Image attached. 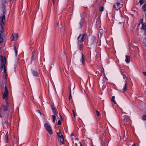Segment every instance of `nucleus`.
<instances>
[{"instance_id": "nucleus-1", "label": "nucleus", "mask_w": 146, "mask_h": 146, "mask_svg": "<svg viewBox=\"0 0 146 146\" xmlns=\"http://www.w3.org/2000/svg\"><path fill=\"white\" fill-rule=\"evenodd\" d=\"M0 68L2 70L3 69H4V72L5 74L7 73V70L6 69L7 64L6 63V58H4L2 55L0 56Z\"/></svg>"}, {"instance_id": "nucleus-2", "label": "nucleus", "mask_w": 146, "mask_h": 146, "mask_svg": "<svg viewBox=\"0 0 146 146\" xmlns=\"http://www.w3.org/2000/svg\"><path fill=\"white\" fill-rule=\"evenodd\" d=\"M124 80L122 81L121 83L122 87H123L122 90L123 93L126 91L127 89V78L126 76H123Z\"/></svg>"}, {"instance_id": "nucleus-3", "label": "nucleus", "mask_w": 146, "mask_h": 146, "mask_svg": "<svg viewBox=\"0 0 146 146\" xmlns=\"http://www.w3.org/2000/svg\"><path fill=\"white\" fill-rule=\"evenodd\" d=\"M87 37L86 33H84L82 35L80 34L78 37L77 40L79 42H83Z\"/></svg>"}, {"instance_id": "nucleus-4", "label": "nucleus", "mask_w": 146, "mask_h": 146, "mask_svg": "<svg viewBox=\"0 0 146 146\" xmlns=\"http://www.w3.org/2000/svg\"><path fill=\"white\" fill-rule=\"evenodd\" d=\"M4 88H5V91L3 93V98L5 100L6 103L7 104H8L7 99L8 92L7 88L5 86Z\"/></svg>"}, {"instance_id": "nucleus-5", "label": "nucleus", "mask_w": 146, "mask_h": 146, "mask_svg": "<svg viewBox=\"0 0 146 146\" xmlns=\"http://www.w3.org/2000/svg\"><path fill=\"white\" fill-rule=\"evenodd\" d=\"M44 127L46 131L48 132L50 135L52 133V132L50 125L48 123H45L44 124Z\"/></svg>"}, {"instance_id": "nucleus-6", "label": "nucleus", "mask_w": 146, "mask_h": 146, "mask_svg": "<svg viewBox=\"0 0 146 146\" xmlns=\"http://www.w3.org/2000/svg\"><path fill=\"white\" fill-rule=\"evenodd\" d=\"M122 7V5L119 2L114 4L113 6V8L115 10L118 11Z\"/></svg>"}, {"instance_id": "nucleus-7", "label": "nucleus", "mask_w": 146, "mask_h": 146, "mask_svg": "<svg viewBox=\"0 0 146 146\" xmlns=\"http://www.w3.org/2000/svg\"><path fill=\"white\" fill-rule=\"evenodd\" d=\"M141 23L142 25V29L145 32H146V23H143V19H142L141 21Z\"/></svg>"}, {"instance_id": "nucleus-8", "label": "nucleus", "mask_w": 146, "mask_h": 146, "mask_svg": "<svg viewBox=\"0 0 146 146\" xmlns=\"http://www.w3.org/2000/svg\"><path fill=\"white\" fill-rule=\"evenodd\" d=\"M18 37V36L17 34H13L12 35L11 38V40L13 41L17 40V39Z\"/></svg>"}, {"instance_id": "nucleus-9", "label": "nucleus", "mask_w": 146, "mask_h": 146, "mask_svg": "<svg viewBox=\"0 0 146 146\" xmlns=\"http://www.w3.org/2000/svg\"><path fill=\"white\" fill-rule=\"evenodd\" d=\"M0 1L1 3V6L3 8L5 9V5L7 3V0H0Z\"/></svg>"}, {"instance_id": "nucleus-10", "label": "nucleus", "mask_w": 146, "mask_h": 146, "mask_svg": "<svg viewBox=\"0 0 146 146\" xmlns=\"http://www.w3.org/2000/svg\"><path fill=\"white\" fill-rule=\"evenodd\" d=\"M75 139V146H77V144H78L79 146H82V143L79 141V140L76 138H74Z\"/></svg>"}, {"instance_id": "nucleus-11", "label": "nucleus", "mask_w": 146, "mask_h": 146, "mask_svg": "<svg viewBox=\"0 0 146 146\" xmlns=\"http://www.w3.org/2000/svg\"><path fill=\"white\" fill-rule=\"evenodd\" d=\"M51 108L52 111L54 115H57V113L55 110V105L54 104L52 103L51 105Z\"/></svg>"}, {"instance_id": "nucleus-12", "label": "nucleus", "mask_w": 146, "mask_h": 146, "mask_svg": "<svg viewBox=\"0 0 146 146\" xmlns=\"http://www.w3.org/2000/svg\"><path fill=\"white\" fill-rule=\"evenodd\" d=\"M90 42L92 44H93L95 43L96 44L97 41L95 37H93L90 40Z\"/></svg>"}, {"instance_id": "nucleus-13", "label": "nucleus", "mask_w": 146, "mask_h": 146, "mask_svg": "<svg viewBox=\"0 0 146 146\" xmlns=\"http://www.w3.org/2000/svg\"><path fill=\"white\" fill-rule=\"evenodd\" d=\"M81 54L82 55V58L81 61L82 62V64L84 65L85 62L84 56L82 53H81Z\"/></svg>"}, {"instance_id": "nucleus-14", "label": "nucleus", "mask_w": 146, "mask_h": 146, "mask_svg": "<svg viewBox=\"0 0 146 146\" xmlns=\"http://www.w3.org/2000/svg\"><path fill=\"white\" fill-rule=\"evenodd\" d=\"M130 118L129 116H126L124 119V121L125 123H127V122L129 121L130 120Z\"/></svg>"}, {"instance_id": "nucleus-15", "label": "nucleus", "mask_w": 146, "mask_h": 146, "mask_svg": "<svg viewBox=\"0 0 146 146\" xmlns=\"http://www.w3.org/2000/svg\"><path fill=\"white\" fill-rule=\"evenodd\" d=\"M126 58L125 61L127 63H129L130 62V57L128 56H126Z\"/></svg>"}, {"instance_id": "nucleus-16", "label": "nucleus", "mask_w": 146, "mask_h": 146, "mask_svg": "<svg viewBox=\"0 0 146 146\" xmlns=\"http://www.w3.org/2000/svg\"><path fill=\"white\" fill-rule=\"evenodd\" d=\"M59 141L61 142L62 144H64V141L63 137H62L58 138Z\"/></svg>"}, {"instance_id": "nucleus-17", "label": "nucleus", "mask_w": 146, "mask_h": 146, "mask_svg": "<svg viewBox=\"0 0 146 146\" xmlns=\"http://www.w3.org/2000/svg\"><path fill=\"white\" fill-rule=\"evenodd\" d=\"M32 73L33 75L35 76H38V74L36 71L32 70Z\"/></svg>"}, {"instance_id": "nucleus-18", "label": "nucleus", "mask_w": 146, "mask_h": 146, "mask_svg": "<svg viewBox=\"0 0 146 146\" xmlns=\"http://www.w3.org/2000/svg\"><path fill=\"white\" fill-rule=\"evenodd\" d=\"M5 16L4 15H3V16L0 17V19L1 20L2 23L4 24V21H5Z\"/></svg>"}, {"instance_id": "nucleus-19", "label": "nucleus", "mask_w": 146, "mask_h": 146, "mask_svg": "<svg viewBox=\"0 0 146 146\" xmlns=\"http://www.w3.org/2000/svg\"><path fill=\"white\" fill-rule=\"evenodd\" d=\"M36 55L37 56V54L36 52H33V55L31 58V60H34L35 59V55Z\"/></svg>"}, {"instance_id": "nucleus-20", "label": "nucleus", "mask_w": 146, "mask_h": 146, "mask_svg": "<svg viewBox=\"0 0 146 146\" xmlns=\"http://www.w3.org/2000/svg\"><path fill=\"white\" fill-rule=\"evenodd\" d=\"M57 135L58 136V137L59 138H60L61 137H63V135L61 134V131L60 129L59 130V132L57 133Z\"/></svg>"}, {"instance_id": "nucleus-21", "label": "nucleus", "mask_w": 146, "mask_h": 146, "mask_svg": "<svg viewBox=\"0 0 146 146\" xmlns=\"http://www.w3.org/2000/svg\"><path fill=\"white\" fill-rule=\"evenodd\" d=\"M54 115H54H52L51 116L52 118V121L54 123L55 122V121L56 118L55 115Z\"/></svg>"}, {"instance_id": "nucleus-22", "label": "nucleus", "mask_w": 146, "mask_h": 146, "mask_svg": "<svg viewBox=\"0 0 146 146\" xmlns=\"http://www.w3.org/2000/svg\"><path fill=\"white\" fill-rule=\"evenodd\" d=\"M83 22L82 21H80V22L79 24V25L78 26V28L79 29H80L82 28V26H83L82 25L83 24Z\"/></svg>"}, {"instance_id": "nucleus-23", "label": "nucleus", "mask_w": 146, "mask_h": 146, "mask_svg": "<svg viewBox=\"0 0 146 146\" xmlns=\"http://www.w3.org/2000/svg\"><path fill=\"white\" fill-rule=\"evenodd\" d=\"M1 107H3V111H6L7 110L8 106L5 105H1Z\"/></svg>"}, {"instance_id": "nucleus-24", "label": "nucleus", "mask_w": 146, "mask_h": 146, "mask_svg": "<svg viewBox=\"0 0 146 146\" xmlns=\"http://www.w3.org/2000/svg\"><path fill=\"white\" fill-rule=\"evenodd\" d=\"M142 9L144 11H146V4H144L142 6Z\"/></svg>"}, {"instance_id": "nucleus-25", "label": "nucleus", "mask_w": 146, "mask_h": 146, "mask_svg": "<svg viewBox=\"0 0 146 146\" xmlns=\"http://www.w3.org/2000/svg\"><path fill=\"white\" fill-rule=\"evenodd\" d=\"M3 27L2 25H0V32L3 33Z\"/></svg>"}, {"instance_id": "nucleus-26", "label": "nucleus", "mask_w": 146, "mask_h": 146, "mask_svg": "<svg viewBox=\"0 0 146 146\" xmlns=\"http://www.w3.org/2000/svg\"><path fill=\"white\" fill-rule=\"evenodd\" d=\"M144 2V0H140L139 1V3L140 5H142Z\"/></svg>"}, {"instance_id": "nucleus-27", "label": "nucleus", "mask_w": 146, "mask_h": 146, "mask_svg": "<svg viewBox=\"0 0 146 146\" xmlns=\"http://www.w3.org/2000/svg\"><path fill=\"white\" fill-rule=\"evenodd\" d=\"M115 98V97L114 96H113L111 98V101L113 102L115 104H116V102L114 100Z\"/></svg>"}, {"instance_id": "nucleus-28", "label": "nucleus", "mask_w": 146, "mask_h": 146, "mask_svg": "<svg viewBox=\"0 0 146 146\" xmlns=\"http://www.w3.org/2000/svg\"><path fill=\"white\" fill-rule=\"evenodd\" d=\"M5 142L6 143L7 142H8V136L7 135H5Z\"/></svg>"}, {"instance_id": "nucleus-29", "label": "nucleus", "mask_w": 146, "mask_h": 146, "mask_svg": "<svg viewBox=\"0 0 146 146\" xmlns=\"http://www.w3.org/2000/svg\"><path fill=\"white\" fill-rule=\"evenodd\" d=\"M3 113V111H2V110L1 109V107H0V117H2L1 114H2Z\"/></svg>"}, {"instance_id": "nucleus-30", "label": "nucleus", "mask_w": 146, "mask_h": 146, "mask_svg": "<svg viewBox=\"0 0 146 146\" xmlns=\"http://www.w3.org/2000/svg\"><path fill=\"white\" fill-rule=\"evenodd\" d=\"M14 49L15 51V55L16 56H17V51L16 50V47L15 46H14Z\"/></svg>"}, {"instance_id": "nucleus-31", "label": "nucleus", "mask_w": 146, "mask_h": 146, "mask_svg": "<svg viewBox=\"0 0 146 146\" xmlns=\"http://www.w3.org/2000/svg\"><path fill=\"white\" fill-rule=\"evenodd\" d=\"M143 44L145 46H146V38H145L143 39Z\"/></svg>"}, {"instance_id": "nucleus-32", "label": "nucleus", "mask_w": 146, "mask_h": 146, "mask_svg": "<svg viewBox=\"0 0 146 146\" xmlns=\"http://www.w3.org/2000/svg\"><path fill=\"white\" fill-rule=\"evenodd\" d=\"M142 119L143 120H146V115H144L143 116Z\"/></svg>"}, {"instance_id": "nucleus-33", "label": "nucleus", "mask_w": 146, "mask_h": 146, "mask_svg": "<svg viewBox=\"0 0 146 146\" xmlns=\"http://www.w3.org/2000/svg\"><path fill=\"white\" fill-rule=\"evenodd\" d=\"M96 114L98 116H99L100 115V113L98 110H96Z\"/></svg>"}, {"instance_id": "nucleus-34", "label": "nucleus", "mask_w": 146, "mask_h": 146, "mask_svg": "<svg viewBox=\"0 0 146 146\" xmlns=\"http://www.w3.org/2000/svg\"><path fill=\"white\" fill-rule=\"evenodd\" d=\"M104 8L103 7H101L100 8V11H102L104 10Z\"/></svg>"}, {"instance_id": "nucleus-35", "label": "nucleus", "mask_w": 146, "mask_h": 146, "mask_svg": "<svg viewBox=\"0 0 146 146\" xmlns=\"http://www.w3.org/2000/svg\"><path fill=\"white\" fill-rule=\"evenodd\" d=\"M70 96H69V99H70L72 98V97L71 94V89H70Z\"/></svg>"}, {"instance_id": "nucleus-36", "label": "nucleus", "mask_w": 146, "mask_h": 146, "mask_svg": "<svg viewBox=\"0 0 146 146\" xmlns=\"http://www.w3.org/2000/svg\"><path fill=\"white\" fill-rule=\"evenodd\" d=\"M61 121H60V120H59L58 122V124L59 125H61Z\"/></svg>"}, {"instance_id": "nucleus-37", "label": "nucleus", "mask_w": 146, "mask_h": 146, "mask_svg": "<svg viewBox=\"0 0 146 146\" xmlns=\"http://www.w3.org/2000/svg\"><path fill=\"white\" fill-rule=\"evenodd\" d=\"M72 112L73 113V115H74V116L75 117L76 115L75 114V113L74 111L73 110H72Z\"/></svg>"}, {"instance_id": "nucleus-38", "label": "nucleus", "mask_w": 146, "mask_h": 146, "mask_svg": "<svg viewBox=\"0 0 146 146\" xmlns=\"http://www.w3.org/2000/svg\"><path fill=\"white\" fill-rule=\"evenodd\" d=\"M7 77V74L6 73V74H5V79H6Z\"/></svg>"}, {"instance_id": "nucleus-39", "label": "nucleus", "mask_w": 146, "mask_h": 146, "mask_svg": "<svg viewBox=\"0 0 146 146\" xmlns=\"http://www.w3.org/2000/svg\"><path fill=\"white\" fill-rule=\"evenodd\" d=\"M143 74L144 75L146 76V72H143Z\"/></svg>"}, {"instance_id": "nucleus-40", "label": "nucleus", "mask_w": 146, "mask_h": 146, "mask_svg": "<svg viewBox=\"0 0 146 146\" xmlns=\"http://www.w3.org/2000/svg\"><path fill=\"white\" fill-rule=\"evenodd\" d=\"M8 123V121L7 120H6L5 122V124H7Z\"/></svg>"}, {"instance_id": "nucleus-41", "label": "nucleus", "mask_w": 146, "mask_h": 146, "mask_svg": "<svg viewBox=\"0 0 146 146\" xmlns=\"http://www.w3.org/2000/svg\"><path fill=\"white\" fill-rule=\"evenodd\" d=\"M83 46L82 45H81L80 46V48H82Z\"/></svg>"}, {"instance_id": "nucleus-42", "label": "nucleus", "mask_w": 146, "mask_h": 146, "mask_svg": "<svg viewBox=\"0 0 146 146\" xmlns=\"http://www.w3.org/2000/svg\"><path fill=\"white\" fill-rule=\"evenodd\" d=\"M38 112L40 113V115H41V113L39 111V110H38Z\"/></svg>"}, {"instance_id": "nucleus-43", "label": "nucleus", "mask_w": 146, "mask_h": 146, "mask_svg": "<svg viewBox=\"0 0 146 146\" xmlns=\"http://www.w3.org/2000/svg\"><path fill=\"white\" fill-rule=\"evenodd\" d=\"M71 136H74V135L73 133H71Z\"/></svg>"}, {"instance_id": "nucleus-44", "label": "nucleus", "mask_w": 146, "mask_h": 146, "mask_svg": "<svg viewBox=\"0 0 146 146\" xmlns=\"http://www.w3.org/2000/svg\"><path fill=\"white\" fill-rule=\"evenodd\" d=\"M72 142H73V143H74V141L73 140V138H72Z\"/></svg>"}, {"instance_id": "nucleus-45", "label": "nucleus", "mask_w": 146, "mask_h": 146, "mask_svg": "<svg viewBox=\"0 0 146 146\" xmlns=\"http://www.w3.org/2000/svg\"><path fill=\"white\" fill-rule=\"evenodd\" d=\"M58 23H59V22H58L57 23V27H58Z\"/></svg>"}, {"instance_id": "nucleus-46", "label": "nucleus", "mask_w": 146, "mask_h": 146, "mask_svg": "<svg viewBox=\"0 0 146 146\" xmlns=\"http://www.w3.org/2000/svg\"><path fill=\"white\" fill-rule=\"evenodd\" d=\"M55 0H52V2L54 4Z\"/></svg>"}, {"instance_id": "nucleus-47", "label": "nucleus", "mask_w": 146, "mask_h": 146, "mask_svg": "<svg viewBox=\"0 0 146 146\" xmlns=\"http://www.w3.org/2000/svg\"><path fill=\"white\" fill-rule=\"evenodd\" d=\"M60 118H61V119H62V116H61V115L60 114Z\"/></svg>"}, {"instance_id": "nucleus-48", "label": "nucleus", "mask_w": 146, "mask_h": 146, "mask_svg": "<svg viewBox=\"0 0 146 146\" xmlns=\"http://www.w3.org/2000/svg\"><path fill=\"white\" fill-rule=\"evenodd\" d=\"M145 36H146V32H145Z\"/></svg>"}, {"instance_id": "nucleus-49", "label": "nucleus", "mask_w": 146, "mask_h": 146, "mask_svg": "<svg viewBox=\"0 0 146 146\" xmlns=\"http://www.w3.org/2000/svg\"><path fill=\"white\" fill-rule=\"evenodd\" d=\"M132 146H135V144H134Z\"/></svg>"}, {"instance_id": "nucleus-50", "label": "nucleus", "mask_w": 146, "mask_h": 146, "mask_svg": "<svg viewBox=\"0 0 146 146\" xmlns=\"http://www.w3.org/2000/svg\"><path fill=\"white\" fill-rule=\"evenodd\" d=\"M7 116H8L9 115V114L8 113L7 114Z\"/></svg>"}, {"instance_id": "nucleus-51", "label": "nucleus", "mask_w": 146, "mask_h": 146, "mask_svg": "<svg viewBox=\"0 0 146 146\" xmlns=\"http://www.w3.org/2000/svg\"><path fill=\"white\" fill-rule=\"evenodd\" d=\"M76 145H77V146H78V145H79L78 144H77Z\"/></svg>"}, {"instance_id": "nucleus-52", "label": "nucleus", "mask_w": 146, "mask_h": 146, "mask_svg": "<svg viewBox=\"0 0 146 146\" xmlns=\"http://www.w3.org/2000/svg\"><path fill=\"white\" fill-rule=\"evenodd\" d=\"M135 146H136V145L135 144Z\"/></svg>"}]
</instances>
